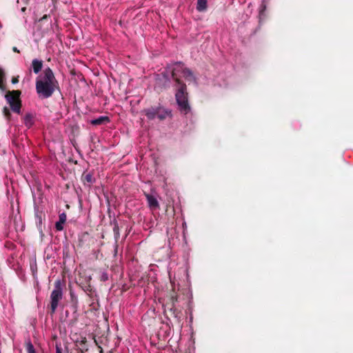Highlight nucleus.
<instances>
[{"mask_svg":"<svg viewBox=\"0 0 353 353\" xmlns=\"http://www.w3.org/2000/svg\"><path fill=\"white\" fill-rule=\"evenodd\" d=\"M24 123L28 128H30L34 123V117L32 114H26L24 117Z\"/></svg>","mask_w":353,"mask_h":353,"instance_id":"obj_10","label":"nucleus"},{"mask_svg":"<svg viewBox=\"0 0 353 353\" xmlns=\"http://www.w3.org/2000/svg\"><path fill=\"white\" fill-rule=\"evenodd\" d=\"M32 66L34 72L37 74L41 71L43 66V63L41 61L38 59H34L32 63Z\"/></svg>","mask_w":353,"mask_h":353,"instance_id":"obj_9","label":"nucleus"},{"mask_svg":"<svg viewBox=\"0 0 353 353\" xmlns=\"http://www.w3.org/2000/svg\"><path fill=\"white\" fill-rule=\"evenodd\" d=\"M145 196L148 203V205L151 210H154L159 208V202L154 196L149 194H145Z\"/></svg>","mask_w":353,"mask_h":353,"instance_id":"obj_6","label":"nucleus"},{"mask_svg":"<svg viewBox=\"0 0 353 353\" xmlns=\"http://www.w3.org/2000/svg\"><path fill=\"white\" fill-rule=\"evenodd\" d=\"M85 179L88 182L92 183V176L91 174H87L85 176Z\"/></svg>","mask_w":353,"mask_h":353,"instance_id":"obj_14","label":"nucleus"},{"mask_svg":"<svg viewBox=\"0 0 353 353\" xmlns=\"http://www.w3.org/2000/svg\"><path fill=\"white\" fill-rule=\"evenodd\" d=\"M144 112L149 119H154L157 117L161 120L165 119L169 114V112L167 110L161 108H148L144 110Z\"/></svg>","mask_w":353,"mask_h":353,"instance_id":"obj_5","label":"nucleus"},{"mask_svg":"<svg viewBox=\"0 0 353 353\" xmlns=\"http://www.w3.org/2000/svg\"><path fill=\"white\" fill-rule=\"evenodd\" d=\"M3 112H4V114L8 116L10 112H9V110L7 108H5L4 110H3Z\"/></svg>","mask_w":353,"mask_h":353,"instance_id":"obj_16","label":"nucleus"},{"mask_svg":"<svg viewBox=\"0 0 353 353\" xmlns=\"http://www.w3.org/2000/svg\"><path fill=\"white\" fill-rule=\"evenodd\" d=\"M56 79L50 68H46L36 82L37 93L43 98L50 97L54 91Z\"/></svg>","mask_w":353,"mask_h":353,"instance_id":"obj_2","label":"nucleus"},{"mask_svg":"<svg viewBox=\"0 0 353 353\" xmlns=\"http://www.w3.org/2000/svg\"><path fill=\"white\" fill-rule=\"evenodd\" d=\"M172 76L179 84L175 94L177 104L181 112L186 114L189 112L190 108L188 101L186 86L184 84L180 83V79L183 78L186 81L191 83L194 82V76L189 69L185 68L181 63H178L174 66Z\"/></svg>","mask_w":353,"mask_h":353,"instance_id":"obj_1","label":"nucleus"},{"mask_svg":"<svg viewBox=\"0 0 353 353\" xmlns=\"http://www.w3.org/2000/svg\"><path fill=\"white\" fill-rule=\"evenodd\" d=\"M66 221V214L65 213H61L59 214V221H57L55 224L56 229L58 231H61L63 229V224Z\"/></svg>","mask_w":353,"mask_h":353,"instance_id":"obj_7","label":"nucleus"},{"mask_svg":"<svg viewBox=\"0 0 353 353\" xmlns=\"http://www.w3.org/2000/svg\"><path fill=\"white\" fill-rule=\"evenodd\" d=\"M19 81L18 80V77H13L12 79V83H16Z\"/></svg>","mask_w":353,"mask_h":353,"instance_id":"obj_15","label":"nucleus"},{"mask_svg":"<svg viewBox=\"0 0 353 353\" xmlns=\"http://www.w3.org/2000/svg\"><path fill=\"white\" fill-rule=\"evenodd\" d=\"M101 279H102L103 281H105V280H107V279H108V275H107L106 274H103L102 275V278H101Z\"/></svg>","mask_w":353,"mask_h":353,"instance_id":"obj_17","label":"nucleus"},{"mask_svg":"<svg viewBox=\"0 0 353 353\" xmlns=\"http://www.w3.org/2000/svg\"><path fill=\"white\" fill-rule=\"evenodd\" d=\"M20 94L21 92L19 90L9 91L6 94V99L11 109L17 113H20L21 110Z\"/></svg>","mask_w":353,"mask_h":353,"instance_id":"obj_4","label":"nucleus"},{"mask_svg":"<svg viewBox=\"0 0 353 353\" xmlns=\"http://www.w3.org/2000/svg\"><path fill=\"white\" fill-rule=\"evenodd\" d=\"M4 80H5V72L4 70L0 68V89H4Z\"/></svg>","mask_w":353,"mask_h":353,"instance_id":"obj_12","label":"nucleus"},{"mask_svg":"<svg viewBox=\"0 0 353 353\" xmlns=\"http://www.w3.org/2000/svg\"><path fill=\"white\" fill-rule=\"evenodd\" d=\"M63 293L61 281L57 280L54 283V289L50 294V307L52 313H54L58 307L59 301L62 299Z\"/></svg>","mask_w":353,"mask_h":353,"instance_id":"obj_3","label":"nucleus"},{"mask_svg":"<svg viewBox=\"0 0 353 353\" xmlns=\"http://www.w3.org/2000/svg\"><path fill=\"white\" fill-rule=\"evenodd\" d=\"M28 353H35L34 348L32 343H29L27 345Z\"/></svg>","mask_w":353,"mask_h":353,"instance_id":"obj_13","label":"nucleus"},{"mask_svg":"<svg viewBox=\"0 0 353 353\" xmlns=\"http://www.w3.org/2000/svg\"><path fill=\"white\" fill-rule=\"evenodd\" d=\"M110 119L108 117L101 116L96 119H93L90 121V123L94 125H99L103 124L105 123L109 122Z\"/></svg>","mask_w":353,"mask_h":353,"instance_id":"obj_8","label":"nucleus"},{"mask_svg":"<svg viewBox=\"0 0 353 353\" xmlns=\"http://www.w3.org/2000/svg\"><path fill=\"white\" fill-rule=\"evenodd\" d=\"M207 7V0H198L196 8L199 11H203Z\"/></svg>","mask_w":353,"mask_h":353,"instance_id":"obj_11","label":"nucleus"},{"mask_svg":"<svg viewBox=\"0 0 353 353\" xmlns=\"http://www.w3.org/2000/svg\"><path fill=\"white\" fill-rule=\"evenodd\" d=\"M13 50H14V51H15V52H19V51L17 50V48H14Z\"/></svg>","mask_w":353,"mask_h":353,"instance_id":"obj_18","label":"nucleus"},{"mask_svg":"<svg viewBox=\"0 0 353 353\" xmlns=\"http://www.w3.org/2000/svg\"><path fill=\"white\" fill-rule=\"evenodd\" d=\"M57 353H61V352L60 350L57 349Z\"/></svg>","mask_w":353,"mask_h":353,"instance_id":"obj_19","label":"nucleus"}]
</instances>
